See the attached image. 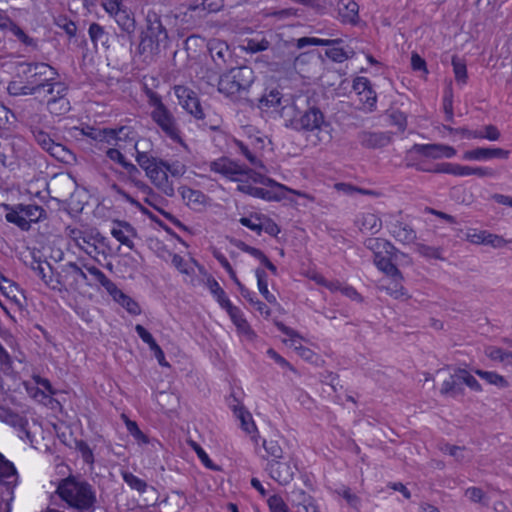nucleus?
Instances as JSON below:
<instances>
[{"label":"nucleus","instance_id":"obj_20","mask_svg":"<svg viewBox=\"0 0 512 512\" xmlns=\"http://www.w3.org/2000/svg\"><path fill=\"white\" fill-rule=\"evenodd\" d=\"M357 139L367 149H378L389 145L392 137L389 132L361 131L358 133Z\"/></svg>","mask_w":512,"mask_h":512},{"label":"nucleus","instance_id":"obj_23","mask_svg":"<svg viewBox=\"0 0 512 512\" xmlns=\"http://www.w3.org/2000/svg\"><path fill=\"white\" fill-rule=\"evenodd\" d=\"M440 392L442 395L458 397L464 395L461 369H456L454 373L443 381Z\"/></svg>","mask_w":512,"mask_h":512},{"label":"nucleus","instance_id":"obj_40","mask_svg":"<svg viewBox=\"0 0 512 512\" xmlns=\"http://www.w3.org/2000/svg\"><path fill=\"white\" fill-rule=\"evenodd\" d=\"M48 125H43L38 129L30 132L33 140L43 149L44 151L49 150V147L56 141L54 135L47 131Z\"/></svg>","mask_w":512,"mask_h":512},{"label":"nucleus","instance_id":"obj_46","mask_svg":"<svg viewBox=\"0 0 512 512\" xmlns=\"http://www.w3.org/2000/svg\"><path fill=\"white\" fill-rule=\"evenodd\" d=\"M500 132L494 125H487L483 130H475L468 132V138L474 139H488L490 141H497L500 138Z\"/></svg>","mask_w":512,"mask_h":512},{"label":"nucleus","instance_id":"obj_30","mask_svg":"<svg viewBox=\"0 0 512 512\" xmlns=\"http://www.w3.org/2000/svg\"><path fill=\"white\" fill-rule=\"evenodd\" d=\"M359 6L354 0H340L338 14L343 23L355 24L358 19Z\"/></svg>","mask_w":512,"mask_h":512},{"label":"nucleus","instance_id":"obj_54","mask_svg":"<svg viewBox=\"0 0 512 512\" xmlns=\"http://www.w3.org/2000/svg\"><path fill=\"white\" fill-rule=\"evenodd\" d=\"M87 272L97 281L99 282L107 292H109L115 283L110 280L99 268L96 266H88L84 265Z\"/></svg>","mask_w":512,"mask_h":512},{"label":"nucleus","instance_id":"obj_7","mask_svg":"<svg viewBox=\"0 0 512 512\" xmlns=\"http://www.w3.org/2000/svg\"><path fill=\"white\" fill-rule=\"evenodd\" d=\"M91 286L87 274L74 262L66 263L59 272V280H50L48 288L62 292L77 290L80 285Z\"/></svg>","mask_w":512,"mask_h":512},{"label":"nucleus","instance_id":"obj_39","mask_svg":"<svg viewBox=\"0 0 512 512\" xmlns=\"http://www.w3.org/2000/svg\"><path fill=\"white\" fill-rule=\"evenodd\" d=\"M172 264L177 268V270L185 274L187 276L192 277L194 275V267L193 265L197 266L201 272H204V267L199 265L198 262L195 259H191L190 261H186L182 256L179 254H173L172 256Z\"/></svg>","mask_w":512,"mask_h":512},{"label":"nucleus","instance_id":"obj_35","mask_svg":"<svg viewBox=\"0 0 512 512\" xmlns=\"http://www.w3.org/2000/svg\"><path fill=\"white\" fill-rule=\"evenodd\" d=\"M125 170L127 181L133 184L140 191H149V185L141 180V171L136 165L127 161L122 167Z\"/></svg>","mask_w":512,"mask_h":512},{"label":"nucleus","instance_id":"obj_36","mask_svg":"<svg viewBox=\"0 0 512 512\" xmlns=\"http://www.w3.org/2000/svg\"><path fill=\"white\" fill-rule=\"evenodd\" d=\"M364 245L367 249L371 250L376 256L377 254L384 253H396L398 250L389 241L382 238H367L364 241Z\"/></svg>","mask_w":512,"mask_h":512},{"label":"nucleus","instance_id":"obj_63","mask_svg":"<svg viewBox=\"0 0 512 512\" xmlns=\"http://www.w3.org/2000/svg\"><path fill=\"white\" fill-rule=\"evenodd\" d=\"M126 428L133 438L141 444H147L149 442L148 437L140 430L135 421L127 419Z\"/></svg>","mask_w":512,"mask_h":512},{"label":"nucleus","instance_id":"obj_4","mask_svg":"<svg viewBox=\"0 0 512 512\" xmlns=\"http://www.w3.org/2000/svg\"><path fill=\"white\" fill-rule=\"evenodd\" d=\"M138 165L145 171L146 176L154 186L167 197L175 194L173 183L169 180L165 168V161L153 156L148 151L138 152L135 156Z\"/></svg>","mask_w":512,"mask_h":512},{"label":"nucleus","instance_id":"obj_61","mask_svg":"<svg viewBox=\"0 0 512 512\" xmlns=\"http://www.w3.org/2000/svg\"><path fill=\"white\" fill-rule=\"evenodd\" d=\"M262 218H263V215L256 213V214H252L250 217L240 218L239 222L241 223V225L256 232L258 235H261L260 222L262 221Z\"/></svg>","mask_w":512,"mask_h":512},{"label":"nucleus","instance_id":"obj_21","mask_svg":"<svg viewBox=\"0 0 512 512\" xmlns=\"http://www.w3.org/2000/svg\"><path fill=\"white\" fill-rule=\"evenodd\" d=\"M207 48L212 60L219 68H222L232 57L228 44L220 39H210Z\"/></svg>","mask_w":512,"mask_h":512},{"label":"nucleus","instance_id":"obj_25","mask_svg":"<svg viewBox=\"0 0 512 512\" xmlns=\"http://www.w3.org/2000/svg\"><path fill=\"white\" fill-rule=\"evenodd\" d=\"M391 235L403 244H410L416 240L415 230L407 223L396 220L390 224Z\"/></svg>","mask_w":512,"mask_h":512},{"label":"nucleus","instance_id":"obj_11","mask_svg":"<svg viewBox=\"0 0 512 512\" xmlns=\"http://www.w3.org/2000/svg\"><path fill=\"white\" fill-rule=\"evenodd\" d=\"M174 93L179 104L195 119H204L206 113L195 91L184 85H176Z\"/></svg>","mask_w":512,"mask_h":512},{"label":"nucleus","instance_id":"obj_3","mask_svg":"<svg viewBox=\"0 0 512 512\" xmlns=\"http://www.w3.org/2000/svg\"><path fill=\"white\" fill-rule=\"evenodd\" d=\"M253 82L254 72L250 67H235L220 76L218 91L233 101L246 100L245 95Z\"/></svg>","mask_w":512,"mask_h":512},{"label":"nucleus","instance_id":"obj_19","mask_svg":"<svg viewBox=\"0 0 512 512\" xmlns=\"http://www.w3.org/2000/svg\"><path fill=\"white\" fill-rule=\"evenodd\" d=\"M509 154L510 152L508 150L502 148L478 147L465 151L463 159L469 161H485L493 158L508 159Z\"/></svg>","mask_w":512,"mask_h":512},{"label":"nucleus","instance_id":"obj_49","mask_svg":"<svg viewBox=\"0 0 512 512\" xmlns=\"http://www.w3.org/2000/svg\"><path fill=\"white\" fill-rule=\"evenodd\" d=\"M452 66L457 84L461 86L465 85L467 83L468 75L464 60L460 59L458 56H453Z\"/></svg>","mask_w":512,"mask_h":512},{"label":"nucleus","instance_id":"obj_57","mask_svg":"<svg viewBox=\"0 0 512 512\" xmlns=\"http://www.w3.org/2000/svg\"><path fill=\"white\" fill-rule=\"evenodd\" d=\"M401 280L402 279L392 278L391 283L384 286L386 293L395 299H401L407 296V291L400 283Z\"/></svg>","mask_w":512,"mask_h":512},{"label":"nucleus","instance_id":"obj_26","mask_svg":"<svg viewBox=\"0 0 512 512\" xmlns=\"http://www.w3.org/2000/svg\"><path fill=\"white\" fill-rule=\"evenodd\" d=\"M234 413L241 422V428L246 433L252 434L251 440L254 442L255 445H258L261 437L258 434V430L253 421L251 413L247 411L243 406L235 407Z\"/></svg>","mask_w":512,"mask_h":512},{"label":"nucleus","instance_id":"obj_5","mask_svg":"<svg viewBox=\"0 0 512 512\" xmlns=\"http://www.w3.org/2000/svg\"><path fill=\"white\" fill-rule=\"evenodd\" d=\"M58 71L43 62H21L17 65V77L25 79L35 95H41L45 85L53 80Z\"/></svg>","mask_w":512,"mask_h":512},{"label":"nucleus","instance_id":"obj_44","mask_svg":"<svg viewBox=\"0 0 512 512\" xmlns=\"http://www.w3.org/2000/svg\"><path fill=\"white\" fill-rule=\"evenodd\" d=\"M342 43V39H321L315 37H302L296 40V47L303 49L307 46H332Z\"/></svg>","mask_w":512,"mask_h":512},{"label":"nucleus","instance_id":"obj_9","mask_svg":"<svg viewBox=\"0 0 512 512\" xmlns=\"http://www.w3.org/2000/svg\"><path fill=\"white\" fill-rule=\"evenodd\" d=\"M114 146L120 149L133 148L136 155L138 152H146L144 148L150 146L147 139H142L137 129L132 125H121L113 128Z\"/></svg>","mask_w":512,"mask_h":512},{"label":"nucleus","instance_id":"obj_1","mask_svg":"<svg viewBox=\"0 0 512 512\" xmlns=\"http://www.w3.org/2000/svg\"><path fill=\"white\" fill-rule=\"evenodd\" d=\"M293 106L298 111L299 116L291 120V126L297 131L317 132L320 141H329L331 135L327 128L330 124L325 120L324 113L317 106L313 95L298 96Z\"/></svg>","mask_w":512,"mask_h":512},{"label":"nucleus","instance_id":"obj_24","mask_svg":"<svg viewBox=\"0 0 512 512\" xmlns=\"http://www.w3.org/2000/svg\"><path fill=\"white\" fill-rule=\"evenodd\" d=\"M396 253H384L377 254L374 256V263L377 268L384 272L386 275L395 279H403L402 273L397 268V266L393 263V258Z\"/></svg>","mask_w":512,"mask_h":512},{"label":"nucleus","instance_id":"obj_12","mask_svg":"<svg viewBox=\"0 0 512 512\" xmlns=\"http://www.w3.org/2000/svg\"><path fill=\"white\" fill-rule=\"evenodd\" d=\"M151 118L168 138L176 143H182L177 120L167 107L158 111H151Z\"/></svg>","mask_w":512,"mask_h":512},{"label":"nucleus","instance_id":"obj_6","mask_svg":"<svg viewBox=\"0 0 512 512\" xmlns=\"http://www.w3.org/2000/svg\"><path fill=\"white\" fill-rule=\"evenodd\" d=\"M5 218L23 231H28L32 223H38L47 217L42 206L36 204L5 205Z\"/></svg>","mask_w":512,"mask_h":512},{"label":"nucleus","instance_id":"obj_15","mask_svg":"<svg viewBox=\"0 0 512 512\" xmlns=\"http://www.w3.org/2000/svg\"><path fill=\"white\" fill-rule=\"evenodd\" d=\"M277 190H268L261 187H255L248 183H242L237 186V190L255 198L267 201H280L284 198L286 187L282 184H276Z\"/></svg>","mask_w":512,"mask_h":512},{"label":"nucleus","instance_id":"obj_37","mask_svg":"<svg viewBox=\"0 0 512 512\" xmlns=\"http://www.w3.org/2000/svg\"><path fill=\"white\" fill-rule=\"evenodd\" d=\"M47 110L53 115H64L71 109L70 101L67 95L58 96L57 98H48L46 100Z\"/></svg>","mask_w":512,"mask_h":512},{"label":"nucleus","instance_id":"obj_59","mask_svg":"<svg viewBox=\"0 0 512 512\" xmlns=\"http://www.w3.org/2000/svg\"><path fill=\"white\" fill-rule=\"evenodd\" d=\"M263 17L265 18H276L278 20L287 19L290 17L297 16V9L295 8H284L280 10H264L262 12Z\"/></svg>","mask_w":512,"mask_h":512},{"label":"nucleus","instance_id":"obj_62","mask_svg":"<svg viewBox=\"0 0 512 512\" xmlns=\"http://www.w3.org/2000/svg\"><path fill=\"white\" fill-rule=\"evenodd\" d=\"M414 166L418 171L437 173V174H440V173L450 174L449 170L452 169L451 168L452 163H449V162L438 163L431 167H426L421 163L415 164Z\"/></svg>","mask_w":512,"mask_h":512},{"label":"nucleus","instance_id":"obj_50","mask_svg":"<svg viewBox=\"0 0 512 512\" xmlns=\"http://www.w3.org/2000/svg\"><path fill=\"white\" fill-rule=\"evenodd\" d=\"M6 30L10 31L25 46L37 48V40L28 36L13 20Z\"/></svg>","mask_w":512,"mask_h":512},{"label":"nucleus","instance_id":"obj_33","mask_svg":"<svg viewBox=\"0 0 512 512\" xmlns=\"http://www.w3.org/2000/svg\"><path fill=\"white\" fill-rule=\"evenodd\" d=\"M68 86L66 83L59 80V74L53 76V80L49 81L45 88L42 90V94L40 96L44 98H57L58 96L67 95L68 94Z\"/></svg>","mask_w":512,"mask_h":512},{"label":"nucleus","instance_id":"obj_34","mask_svg":"<svg viewBox=\"0 0 512 512\" xmlns=\"http://www.w3.org/2000/svg\"><path fill=\"white\" fill-rule=\"evenodd\" d=\"M206 286L221 308L224 310L226 308H230L232 303L224 289L219 285L215 278L209 275L207 277Z\"/></svg>","mask_w":512,"mask_h":512},{"label":"nucleus","instance_id":"obj_45","mask_svg":"<svg viewBox=\"0 0 512 512\" xmlns=\"http://www.w3.org/2000/svg\"><path fill=\"white\" fill-rule=\"evenodd\" d=\"M256 278H257V284L259 292L262 294V296L268 301L269 303H276V297L269 292L268 290V283H267V274L262 268H257L255 270Z\"/></svg>","mask_w":512,"mask_h":512},{"label":"nucleus","instance_id":"obj_10","mask_svg":"<svg viewBox=\"0 0 512 512\" xmlns=\"http://www.w3.org/2000/svg\"><path fill=\"white\" fill-rule=\"evenodd\" d=\"M208 165L210 171L218 173L232 181H240L241 176L252 173V170L245 165L239 164L225 156L211 161Z\"/></svg>","mask_w":512,"mask_h":512},{"label":"nucleus","instance_id":"obj_56","mask_svg":"<svg viewBox=\"0 0 512 512\" xmlns=\"http://www.w3.org/2000/svg\"><path fill=\"white\" fill-rule=\"evenodd\" d=\"M89 36L91 41L96 46L98 43L104 45L108 41V34L104 30V28L98 23H92L88 29Z\"/></svg>","mask_w":512,"mask_h":512},{"label":"nucleus","instance_id":"obj_16","mask_svg":"<svg viewBox=\"0 0 512 512\" xmlns=\"http://www.w3.org/2000/svg\"><path fill=\"white\" fill-rule=\"evenodd\" d=\"M20 121L30 132L46 124V115L42 114L32 100H29L19 111Z\"/></svg>","mask_w":512,"mask_h":512},{"label":"nucleus","instance_id":"obj_64","mask_svg":"<svg viewBox=\"0 0 512 512\" xmlns=\"http://www.w3.org/2000/svg\"><path fill=\"white\" fill-rule=\"evenodd\" d=\"M270 512H289L287 504L279 495H272L267 500Z\"/></svg>","mask_w":512,"mask_h":512},{"label":"nucleus","instance_id":"obj_17","mask_svg":"<svg viewBox=\"0 0 512 512\" xmlns=\"http://www.w3.org/2000/svg\"><path fill=\"white\" fill-rule=\"evenodd\" d=\"M410 152L433 159L452 158L456 155V150L445 144H414Z\"/></svg>","mask_w":512,"mask_h":512},{"label":"nucleus","instance_id":"obj_48","mask_svg":"<svg viewBox=\"0 0 512 512\" xmlns=\"http://www.w3.org/2000/svg\"><path fill=\"white\" fill-rule=\"evenodd\" d=\"M269 46L270 42L265 37L249 38L244 41L242 49L248 53H258L267 50Z\"/></svg>","mask_w":512,"mask_h":512},{"label":"nucleus","instance_id":"obj_27","mask_svg":"<svg viewBox=\"0 0 512 512\" xmlns=\"http://www.w3.org/2000/svg\"><path fill=\"white\" fill-rule=\"evenodd\" d=\"M108 293L113 298L114 301L119 303L130 314L138 315L141 313V308L139 304L130 296L126 295L122 290H120L116 284Z\"/></svg>","mask_w":512,"mask_h":512},{"label":"nucleus","instance_id":"obj_2","mask_svg":"<svg viewBox=\"0 0 512 512\" xmlns=\"http://www.w3.org/2000/svg\"><path fill=\"white\" fill-rule=\"evenodd\" d=\"M56 493L71 508L78 512H94L97 503L95 488L86 480L76 476L62 479Z\"/></svg>","mask_w":512,"mask_h":512},{"label":"nucleus","instance_id":"obj_13","mask_svg":"<svg viewBox=\"0 0 512 512\" xmlns=\"http://www.w3.org/2000/svg\"><path fill=\"white\" fill-rule=\"evenodd\" d=\"M0 482L5 487L2 492L3 500L7 502V506L14 499V488L18 483V474L12 462L5 459L0 453Z\"/></svg>","mask_w":512,"mask_h":512},{"label":"nucleus","instance_id":"obj_31","mask_svg":"<svg viewBox=\"0 0 512 512\" xmlns=\"http://www.w3.org/2000/svg\"><path fill=\"white\" fill-rule=\"evenodd\" d=\"M112 16L120 29L128 35H133L136 30V21L132 13L124 9L123 7L118 11L109 14Z\"/></svg>","mask_w":512,"mask_h":512},{"label":"nucleus","instance_id":"obj_32","mask_svg":"<svg viewBox=\"0 0 512 512\" xmlns=\"http://www.w3.org/2000/svg\"><path fill=\"white\" fill-rule=\"evenodd\" d=\"M162 41L153 39L151 36L141 34V40L138 46V53L144 56V60H152L153 56L158 54L159 46Z\"/></svg>","mask_w":512,"mask_h":512},{"label":"nucleus","instance_id":"obj_29","mask_svg":"<svg viewBox=\"0 0 512 512\" xmlns=\"http://www.w3.org/2000/svg\"><path fill=\"white\" fill-rule=\"evenodd\" d=\"M30 268L39 278H41L47 287L50 280H59V272L54 274L51 264L47 261H41L33 258L30 263Z\"/></svg>","mask_w":512,"mask_h":512},{"label":"nucleus","instance_id":"obj_8","mask_svg":"<svg viewBox=\"0 0 512 512\" xmlns=\"http://www.w3.org/2000/svg\"><path fill=\"white\" fill-rule=\"evenodd\" d=\"M70 237L75 245L89 256L104 255L106 249H110L108 239L97 229L86 231L74 229L71 231Z\"/></svg>","mask_w":512,"mask_h":512},{"label":"nucleus","instance_id":"obj_55","mask_svg":"<svg viewBox=\"0 0 512 512\" xmlns=\"http://www.w3.org/2000/svg\"><path fill=\"white\" fill-rule=\"evenodd\" d=\"M416 252L427 259H439L442 260V249L439 247L429 246L423 243H417Z\"/></svg>","mask_w":512,"mask_h":512},{"label":"nucleus","instance_id":"obj_41","mask_svg":"<svg viewBox=\"0 0 512 512\" xmlns=\"http://www.w3.org/2000/svg\"><path fill=\"white\" fill-rule=\"evenodd\" d=\"M0 412L9 416L8 422L12 426L23 432L28 439L31 438V433L28 430V420L25 417H22L19 414L12 412L10 409H6L2 406H0Z\"/></svg>","mask_w":512,"mask_h":512},{"label":"nucleus","instance_id":"obj_42","mask_svg":"<svg viewBox=\"0 0 512 512\" xmlns=\"http://www.w3.org/2000/svg\"><path fill=\"white\" fill-rule=\"evenodd\" d=\"M359 228L363 232L377 233L381 228V220L373 213H365L359 219Z\"/></svg>","mask_w":512,"mask_h":512},{"label":"nucleus","instance_id":"obj_38","mask_svg":"<svg viewBox=\"0 0 512 512\" xmlns=\"http://www.w3.org/2000/svg\"><path fill=\"white\" fill-rule=\"evenodd\" d=\"M7 92L10 96H32L35 95L25 79L17 77V73L8 83Z\"/></svg>","mask_w":512,"mask_h":512},{"label":"nucleus","instance_id":"obj_47","mask_svg":"<svg viewBox=\"0 0 512 512\" xmlns=\"http://www.w3.org/2000/svg\"><path fill=\"white\" fill-rule=\"evenodd\" d=\"M46 152L58 161L65 163L69 162V160L74 157L73 153L66 146L56 141L49 147V150H46Z\"/></svg>","mask_w":512,"mask_h":512},{"label":"nucleus","instance_id":"obj_52","mask_svg":"<svg viewBox=\"0 0 512 512\" xmlns=\"http://www.w3.org/2000/svg\"><path fill=\"white\" fill-rule=\"evenodd\" d=\"M124 482L133 490H136L139 493H144L147 490V483L135 476L133 473L128 471H123L121 473Z\"/></svg>","mask_w":512,"mask_h":512},{"label":"nucleus","instance_id":"obj_22","mask_svg":"<svg viewBox=\"0 0 512 512\" xmlns=\"http://www.w3.org/2000/svg\"><path fill=\"white\" fill-rule=\"evenodd\" d=\"M146 30L142 32L147 36H151L153 39L165 41L168 38L167 31L162 24L160 16L154 11H148L146 16Z\"/></svg>","mask_w":512,"mask_h":512},{"label":"nucleus","instance_id":"obj_18","mask_svg":"<svg viewBox=\"0 0 512 512\" xmlns=\"http://www.w3.org/2000/svg\"><path fill=\"white\" fill-rule=\"evenodd\" d=\"M111 235L130 250L135 249L133 239L138 237L136 229L126 221L115 220L111 228Z\"/></svg>","mask_w":512,"mask_h":512},{"label":"nucleus","instance_id":"obj_53","mask_svg":"<svg viewBox=\"0 0 512 512\" xmlns=\"http://www.w3.org/2000/svg\"><path fill=\"white\" fill-rule=\"evenodd\" d=\"M180 193L183 200L186 201L187 205H199L205 202V194L199 190H195L189 187H182Z\"/></svg>","mask_w":512,"mask_h":512},{"label":"nucleus","instance_id":"obj_28","mask_svg":"<svg viewBox=\"0 0 512 512\" xmlns=\"http://www.w3.org/2000/svg\"><path fill=\"white\" fill-rule=\"evenodd\" d=\"M141 192L146 195V197L144 199L145 203H147L149 206L156 209L159 213H161L167 220H169L175 226L183 228V229L185 228V226L175 216H173L171 213L163 210L160 207V204L163 202V199L159 195H157L150 186H149V191H141Z\"/></svg>","mask_w":512,"mask_h":512},{"label":"nucleus","instance_id":"obj_51","mask_svg":"<svg viewBox=\"0 0 512 512\" xmlns=\"http://www.w3.org/2000/svg\"><path fill=\"white\" fill-rule=\"evenodd\" d=\"M475 373L491 385H495L499 388H505L508 386V381L496 372L477 369L475 370Z\"/></svg>","mask_w":512,"mask_h":512},{"label":"nucleus","instance_id":"obj_14","mask_svg":"<svg viewBox=\"0 0 512 512\" xmlns=\"http://www.w3.org/2000/svg\"><path fill=\"white\" fill-rule=\"evenodd\" d=\"M266 470L273 480L280 485H287L293 480L298 468L290 461L283 462L281 459H278L276 461H268Z\"/></svg>","mask_w":512,"mask_h":512},{"label":"nucleus","instance_id":"obj_43","mask_svg":"<svg viewBox=\"0 0 512 512\" xmlns=\"http://www.w3.org/2000/svg\"><path fill=\"white\" fill-rule=\"evenodd\" d=\"M262 440V447L264 448L266 455H263L262 457L265 459L271 458L269 461H276L278 459H283V449L279 445L277 440H267V439H261Z\"/></svg>","mask_w":512,"mask_h":512},{"label":"nucleus","instance_id":"obj_60","mask_svg":"<svg viewBox=\"0 0 512 512\" xmlns=\"http://www.w3.org/2000/svg\"><path fill=\"white\" fill-rule=\"evenodd\" d=\"M226 312L229 314L231 320L233 323L239 328V329H246L248 328V322L243 317V314L241 310L234 306L233 304L230 305V308L225 309Z\"/></svg>","mask_w":512,"mask_h":512},{"label":"nucleus","instance_id":"obj_58","mask_svg":"<svg viewBox=\"0 0 512 512\" xmlns=\"http://www.w3.org/2000/svg\"><path fill=\"white\" fill-rule=\"evenodd\" d=\"M281 93L278 90H271L268 94L259 99L261 108L275 107L281 104Z\"/></svg>","mask_w":512,"mask_h":512}]
</instances>
